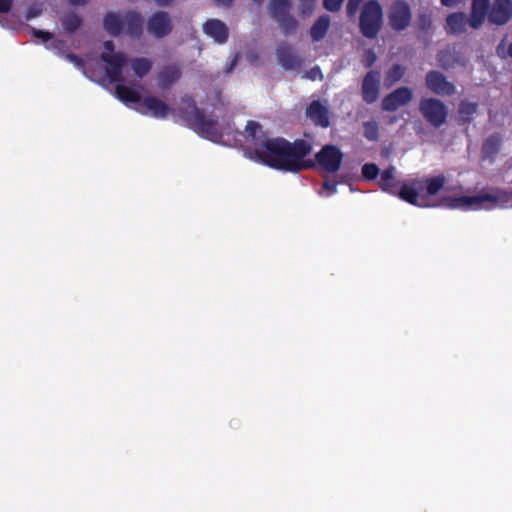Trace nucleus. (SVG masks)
<instances>
[{"label":"nucleus","mask_w":512,"mask_h":512,"mask_svg":"<svg viewBox=\"0 0 512 512\" xmlns=\"http://www.w3.org/2000/svg\"><path fill=\"white\" fill-rule=\"evenodd\" d=\"M291 0H270L268 9L273 19L290 14Z\"/></svg>","instance_id":"obj_31"},{"label":"nucleus","mask_w":512,"mask_h":512,"mask_svg":"<svg viewBox=\"0 0 512 512\" xmlns=\"http://www.w3.org/2000/svg\"><path fill=\"white\" fill-rule=\"evenodd\" d=\"M317 0H301V13L309 15L312 13Z\"/></svg>","instance_id":"obj_44"},{"label":"nucleus","mask_w":512,"mask_h":512,"mask_svg":"<svg viewBox=\"0 0 512 512\" xmlns=\"http://www.w3.org/2000/svg\"><path fill=\"white\" fill-rule=\"evenodd\" d=\"M62 26L68 33H73L82 25V19L76 13H67L61 20Z\"/></svg>","instance_id":"obj_35"},{"label":"nucleus","mask_w":512,"mask_h":512,"mask_svg":"<svg viewBox=\"0 0 512 512\" xmlns=\"http://www.w3.org/2000/svg\"><path fill=\"white\" fill-rule=\"evenodd\" d=\"M425 85L432 93L440 96H452L456 92L453 82L438 70L428 71L425 76Z\"/></svg>","instance_id":"obj_10"},{"label":"nucleus","mask_w":512,"mask_h":512,"mask_svg":"<svg viewBox=\"0 0 512 512\" xmlns=\"http://www.w3.org/2000/svg\"><path fill=\"white\" fill-rule=\"evenodd\" d=\"M478 105L467 100H462L458 107L459 124H469L473 120V115L477 112Z\"/></svg>","instance_id":"obj_30"},{"label":"nucleus","mask_w":512,"mask_h":512,"mask_svg":"<svg viewBox=\"0 0 512 512\" xmlns=\"http://www.w3.org/2000/svg\"><path fill=\"white\" fill-rule=\"evenodd\" d=\"M413 98L412 90L407 86L396 88L387 94L381 102V109L386 112H394L398 108L408 104Z\"/></svg>","instance_id":"obj_11"},{"label":"nucleus","mask_w":512,"mask_h":512,"mask_svg":"<svg viewBox=\"0 0 512 512\" xmlns=\"http://www.w3.org/2000/svg\"><path fill=\"white\" fill-rule=\"evenodd\" d=\"M174 0H155L156 4L161 7L169 6Z\"/></svg>","instance_id":"obj_52"},{"label":"nucleus","mask_w":512,"mask_h":512,"mask_svg":"<svg viewBox=\"0 0 512 512\" xmlns=\"http://www.w3.org/2000/svg\"><path fill=\"white\" fill-rule=\"evenodd\" d=\"M312 152L310 142L297 139L290 142L282 137L271 138L263 143V148L255 150L258 162L285 172L298 173L315 167V162L305 157Z\"/></svg>","instance_id":"obj_1"},{"label":"nucleus","mask_w":512,"mask_h":512,"mask_svg":"<svg viewBox=\"0 0 512 512\" xmlns=\"http://www.w3.org/2000/svg\"><path fill=\"white\" fill-rule=\"evenodd\" d=\"M416 25L420 31H428L432 26V20L430 15L426 12L420 13L417 16Z\"/></svg>","instance_id":"obj_38"},{"label":"nucleus","mask_w":512,"mask_h":512,"mask_svg":"<svg viewBox=\"0 0 512 512\" xmlns=\"http://www.w3.org/2000/svg\"><path fill=\"white\" fill-rule=\"evenodd\" d=\"M508 54L512 58V43L508 47Z\"/></svg>","instance_id":"obj_55"},{"label":"nucleus","mask_w":512,"mask_h":512,"mask_svg":"<svg viewBox=\"0 0 512 512\" xmlns=\"http://www.w3.org/2000/svg\"><path fill=\"white\" fill-rule=\"evenodd\" d=\"M419 112L427 123L434 128H440L448 118L446 104L435 97L423 98L419 102Z\"/></svg>","instance_id":"obj_5"},{"label":"nucleus","mask_w":512,"mask_h":512,"mask_svg":"<svg viewBox=\"0 0 512 512\" xmlns=\"http://www.w3.org/2000/svg\"><path fill=\"white\" fill-rule=\"evenodd\" d=\"M343 159L341 150L331 144L324 145L315 155V160L325 171L334 173L339 170Z\"/></svg>","instance_id":"obj_9"},{"label":"nucleus","mask_w":512,"mask_h":512,"mask_svg":"<svg viewBox=\"0 0 512 512\" xmlns=\"http://www.w3.org/2000/svg\"><path fill=\"white\" fill-rule=\"evenodd\" d=\"M508 193L504 190H497L495 193H480L474 196L446 197L443 201L449 208H479L484 202L497 203L506 200Z\"/></svg>","instance_id":"obj_4"},{"label":"nucleus","mask_w":512,"mask_h":512,"mask_svg":"<svg viewBox=\"0 0 512 512\" xmlns=\"http://www.w3.org/2000/svg\"><path fill=\"white\" fill-rule=\"evenodd\" d=\"M277 60L285 70H296L302 65V58L288 44H283L276 49Z\"/></svg>","instance_id":"obj_16"},{"label":"nucleus","mask_w":512,"mask_h":512,"mask_svg":"<svg viewBox=\"0 0 512 512\" xmlns=\"http://www.w3.org/2000/svg\"><path fill=\"white\" fill-rule=\"evenodd\" d=\"M100 59L106 64L105 73L111 83L124 81L123 67L127 64V57L124 53H102Z\"/></svg>","instance_id":"obj_8"},{"label":"nucleus","mask_w":512,"mask_h":512,"mask_svg":"<svg viewBox=\"0 0 512 512\" xmlns=\"http://www.w3.org/2000/svg\"><path fill=\"white\" fill-rule=\"evenodd\" d=\"M395 167L389 166L381 174L379 179V187L389 194L395 195L398 189V182L395 178Z\"/></svg>","instance_id":"obj_26"},{"label":"nucleus","mask_w":512,"mask_h":512,"mask_svg":"<svg viewBox=\"0 0 512 512\" xmlns=\"http://www.w3.org/2000/svg\"><path fill=\"white\" fill-rule=\"evenodd\" d=\"M363 136L369 141L379 140V125L376 121H366L363 123Z\"/></svg>","instance_id":"obj_36"},{"label":"nucleus","mask_w":512,"mask_h":512,"mask_svg":"<svg viewBox=\"0 0 512 512\" xmlns=\"http://www.w3.org/2000/svg\"><path fill=\"white\" fill-rule=\"evenodd\" d=\"M51 49H53L57 54H63L65 53L67 49L66 42L61 39H53L51 44Z\"/></svg>","instance_id":"obj_40"},{"label":"nucleus","mask_w":512,"mask_h":512,"mask_svg":"<svg viewBox=\"0 0 512 512\" xmlns=\"http://www.w3.org/2000/svg\"><path fill=\"white\" fill-rule=\"evenodd\" d=\"M380 73L369 71L364 76L361 86L362 99L367 104L374 103L379 96Z\"/></svg>","instance_id":"obj_13"},{"label":"nucleus","mask_w":512,"mask_h":512,"mask_svg":"<svg viewBox=\"0 0 512 512\" xmlns=\"http://www.w3.org/2000/svg\"><path fill=\"white\" fill-rule=\"evenodd\" d=\"M502 138L500 134L494 133L490 135L482 145V153L484 157L493 159L500 151Z\"/></svg>","instance_id":"obj_29"},{"label":"nucleus","mask_w":512,"mask_h":512,"mask_svg":"<svg viewBox=\"0 0 512 512\" xmlns=\"http://www.w3.org/2000/svg\"><path fill=\"white\" fill-rule=\"evenodd\" d=\"M323 188L329 192V195L334 194L337 191V183L334 180H325Z\"/></svg>","instance_id":"obj_47"},{"label":"nucleus","mask_w":512,"mask_h":512,"mask_svg":"<svg viewBox=\"0 0 512 512\" xmlns=\"http://www.w3.org/2000/svg\"><path fill=\"white\" fill-rule=\"evenodd\" d=\"M172 22L168 12L157 11L153 13L147 22L148 32L155 38L161 39L172 32Z\"/></svg>","instance_id":"obj_12"},{"label":"nucleus","mask_w":512,"mask_h":512,"mask_svg":"<svg viewBox=\"0 0 512 512\" xmlns=\"http://www.w3.org/2000/svg\"><path fill=\"white\" fill-rule=\"evenodd\" d=\"M376 60V53L372 49H367L363 53L361 62L365 68H370L374 65Z\"/></svg>","instance_id":"obj_39"},{"label":"nucleus","mask_w":512,"mask_h":512,"mask_svg":"<svg viewBox=\"0 0 512 512\" xmlns=\"http://www.w3.org/2000/svg\"><path fill=\"white\" fill-rule=\"evenodd\" d=\"M444 54L443 53H440L438 54V62L440 63V66L443 67V68H446V64L444 63Z\"/></svg>","instance_id":"obj_54"},{"label":"nucleus","mask_w":512,"mask_h":512,"mask_svg":"<svg viewBox=\"0 0 512 512\" xmlns=\"http://www.w3.org/2000/svg\"><path fill=\"white\" fill-rule=\"evenodd\" d=\"M489 0H472L471 13L469 17V26L478 29L484 22L489 13Z\"/></svg>","instance_id":"obj_21"},{"label":"nucleus","mask_w":512,"mask_h":512,"mask_svg":"<svg viewBox=\"0 0 512 512\" xmlns=\"http://www.w3.org/2000/svg\"><path fill=\"white\" fill-rule=\"evenodd\" d=\"M307 76H308L309 79H311L313 81H315L317 79H322V77H323L321 69L318 66H315L311 70H309L307 72Z\"/></svg>","instance_id":"obj_46"},{"label":"nucleus","mask_w":512,"mask_h":512,"mask_svg":"<svg viewBox=\"0 0 512 512\" xmlns=\"http://www.w3.org/2000/svg\"><path fill=\"white\" fill-rule=\"evenodd\" d=\"M124 29L132 38H138L143 32V19L136 11H127L124 14Z\"/></svg>","instance_id":"obj_22"},{"label":"nucleus","mask_w":512,"mask_h":512,"mask_svg":"<svg viewBox=\"0 0 512 512\" xmlns=\"http://www.w3.org/2000/svg\"><path fill=\"white\" fill-rule=\"evenodd\" d=\"M284 35H291L296 32L298 28V21L291 15L287 14L274 19Z\"/></svg>","instance_id":"obj_34"},{"label":"nucleus","mask_w":512,"mask_h":512,"mask_svg":"<svg viewBox=\"0 0 512 512\" xmlns=\"http://www.w3.org/2000/svg\"><path fill=\"white\" fill-rule=\"evenodd\" d=\"M469 25V18L463 12H454L446 18V32L452 35H458L466 31V26Z\"/></svg>","instance_id":"obj_23"},{"label":"nucleus","mask_w":512,"mask_h":512,"mask_svg":"<svg viewBox=\"0 0 512 512\" xmlns=\"http://www.w3.org/2000/svg\"><path fill=\"white\" fill-rule=\"evenodd\" d=\"M13 5V0H0V13H8Z\"/></svg>","instance_id":"obj_48"},{"label":"nucleus","mask_w":512,"mask_h":512,"mask_svg":"<svg viewBox=\"0 0 512 512\" xmlns=\"http://www.w3.org/2000/svg\"><path fill=\"white\" fill-rule=\"evenodd\" d=\"M512 17L511 0H494L488 13L489 22L496 25L506 24Z\"/></svg>","instance_id":"obj_15"},{"label":"nucleus","mask_w":512,"mask_h":512,"mask_svg":"<svg viewBox=\"0 0 512 512\" xmlns=\"http://www.w3.org/2000/svg\"><path fill=\"white\" fill-rule=\"evenodd\" d=\"M246 140L253 146V154L258 148H263V143L271 138L267 137L262 126L253 120L247 122L245 126Z\"/></svg>","instance_id":"obj_19"},{"label":"nucleus","mask_w":512,"mask_h":512,"mask_svg":"<svg viewBox=\"0 0 512 512\" xmlns=\"http://www.w3.org/2000/svg\"><path fill=\"white\" fill-rule=\"evenodd\" d=\"M181 102L183 106L179 108V115L190 129L213 142L222 138L218 120L199 109L191 96L183 97Z\"/></svg>","instance_id":"obj_2"},{"label":"nucleus","mask_w":512,"mask_h":512,"mask_svg":"<svg viewBox=\"0 0 512 512\" xmlns=\"http://www.w3.org/2000/svg\"><path fill=\"white\" fill-rule=\"evenodd\" d=\"M103 26L111 36L117 37L124 31V17L116 12H108L103 19Z\"/></svg>","instance_id":"obj_25"},{"label":"nucleus","mask_w":512,"mask_h":512,"mask_svg":"<svg viewBox=\"0 0 512 512\" xmlns=\"http://www.w3.org/2000/svg\"><path fill=\"white\" fill-rule=\"evenodd\" d=\"M330 27V17L328 15H321L313 23L310 28V37L313 42H319L323 40Z\"/></svg>","instance_id":"obj_27"},{"label":"nucleus","mask_w":512,"mask_h":512,"mask_svg":"<svg viewBox=\"0 0 512 512\" xmlns=\"http://www.w3.org/2000/svg\"><path fill=\"white\" fill-rule=\"evenodd\" d=\"M32 34L34 37L39 38V39L43 40L44 42L52 40V38H53V35L50 32L39 30L36 28H32Z\"/></svg>","instance_id":"obj_45"},{"label":"nucleus","mask_w":512,"mask_h":512,"mask_svg":"<svg viewBox=\"0 0 512 512\" xmlns=\"http://www.w3.org/2000/svg\"><path fill=\"white\" fill-rule=\"evenodd\" d=\"M218 5L230 6L233 0H214Z\"/></svg>","instance_id":"obj_53"},{"label":"nucleus","mask_w":512,"mask_h":512,"mask_svg":"<svg viewBox=\"0 0 512 512\" xmlns=\"http://www.w3.org/2000/svg\"><path fill=\"white\" fill-rule=\"evenodd\" d=\"M130 65L135 75L142 79L152 69L153 63L150 59L144 57H136L130 60Z\"/></svg>","instance_id":"obj_32"},{"label":"nucleus","mask_w":512,"mask_h":512,"mask_svg":"<svg viewBox=\"0 0 512 512\" xmlns=\"http://www.w3.org/2000/svg\"><path fill=\"white\" fill-rule=\"evenodd\" d=\"M64 58L69 62L73 63L79 69H82L84 67V60L74 53L67 52L64 54Z\"/></svg>","instance_id":"obj_41"},{"label":"nucleus","mask_w":512,"mask_h":512,"mask_svg":"<svg viewBox=\"0 0 512 512\" xmlns=\"http://www.w3.org/2000/svg\"><path fill=\"white\" fill-rule=\"evenodd\" d=\"M181 76V71L176 65L164 66L158 73V86L166 89L175 83Z\"/></svg>","instance_id":"obj_24"},{"label":"nucleus","mask_w":512,"mask_h":512,"mask_svg":"<svg viewBox=\"0 0 512 512\" xmlns=\"http://www.w3.org/2000/svg\"><path fill=\"white\" fill-rule=\"evenodd\" d=\"M406 68L400 64H393L391 68L385 73L384 84L386 87H391L400 81L405 75Z\"/></svg>","instance_id":"obj_33"},{"label":"nucleus","mask_w":512,"mask_h":512,"mask_svg":"<svg viewBox=\"0 0 512 512\" xmlns=\"http://www.w3.org/2000/svg\"><path fill=\"white\" fill-rule=\"evenodd\" d=\"M422 182V193L426 198V202L434 203L432 196H435L443 189L446 178L444 175H438L435 177H428L420 179Z\"/></svg>","instance_id":"obj_20"},{"label":"nucleus","mask_w":512,"mask_h":512,"mask_svg":"<svg viewBox=\"0 0 512 512\" xmlns=\"http://www.w3.org/2000/svg\"><path fill=\"white\" fill-rule=\"evenodd\" d=\"M383 25V8L377 0H368L362 6L359 16V29L368 39L377 37Z\"/></svg>","instance_id":"obj_3"},{"label":"nucleus","mask_w":512,"mask_h":512,"mask_svg":"<svg viewBox=\"0 0 512 512\" xmlns=\"http://www.w3.org/2000/svg\"><path fill=\"white\" fill-rule=\"evenodd\" d=\"M103 47L104 49L106 50L105 53H109V54H114V50H115V45L113 43V41L111 40H107L103 43Z\"/></svg>","instance_id":"obj_49"},{"label":"nucleus","mask_w":512,"mask_h":512,"mask_svg":"<svg viewBox=\"0 0 512 512\" xmlns=\"http://www.w3.org/2000/svg\"><path fill=\"white\" fill-rule=\"evenodd\" d=\"M138 111L145 115L150 114L155 118L163 119L168 116L170 107L155 96H147L141 101Z\"/></svg>","instance_id":"obj_14"},{"label":"nucleus","mask_w":512,"mask_h":512,"mask_svg":"<svg viewBox=\"0 0 512 512\" xmlns=\"http://www.w3.org/2000/svg\"><path fill=\"white\" fill-rule=\"evenodd\" d=\"M307 117L321 128L330 126V115L328 108L319 100H313L306 109Z\"/></svg>","instance_id":"obj_17"},{"label":"nucleus","mask_w":512,"mask_h":512,"mask_svg":"<svg viewBox=\"0 0 512 512\" xmlns=\"http://www.w3.org/2000/svg\"><path fill=\"white\" fill-rule=\"evenodd\" d=\"M118 84L115 87L116 97L122 101L123 103H141L140 94L135 91L133 88L122 84V82H117Z\"/></svg>","instance_id":"obj_28"},{"label":"nucleus","mask_w":512,"mask_h":512,"mask_svg":"<svg viewBox=\"0 0 512 512\" xmlns=\"http://www.w3.org/2000/svg\"><path fill=\"white\" fill-rule=\"evenodd\" d=\"M412 12L410 5L404 0H395L388 11V21L392 30L403 31L410 26Z\"/></svg>","instance_id":"obj_7"},{"label":"nucleus","mask_w":512,"mask_h":512,"mask_svg":"<svg viewBox=\"0 0 512 512\" xmlns=\"http://www.w3.org/2000/svg\"><path fill=\"white\" fill-rule=\"evenodd\" d=\"M344 0H323L324 8L331 12H337L340 10Z\"/></svg>","instance_id":"obj_43"},{"label":"nucleus","mask_w":512,"mask_h":512,"mask_svg":"<svg viewBox=\"0 0 512 512\" xmlns=\"http://www.w3.org/2000/svg\"><path fill=\"white\" fill-rule=\"evenodd\" d=\"M362 2L363 0H348L346 6L347 15L349 17H353L357 13Z\"/></svg>","instance_id":"obj_42"},{"label":"nucleus","mask_w":512,"mask_h":512,"mask_svg":"<svg viewBox=\"0 0 512 512\" xmlns=\"http://www.w3.org/2000/svg\"><path fill=\"white\" fill-rule=\"evenodd\" d=\"M263 1H264V0H253V2H254L255 4H257V5L262 4V2H263Z\"/></svg>","instance_id":"obj_56"},{"label":"nucleus","mask_w":512,"mask_h":512,"mask_svg":"<svg viewBox=\"0 0 512 512\" xmlns=\"http://www.w3.org/2000/svg\"><path fill=\"white\" fill-rule=\"evenodd\" d=\"M203 31L218 44H224L229 37L228 27L219 19H208L203 24Z\"/></svg>","instance_id":"obj_18"},{"label":"nucleus","mask_w":512,"mask_h":512,"mask_svg":"<svg viewBox=\"0 0 512 512\" xmlns=\"http://www.w3.org/2000/svg\"><path fill=\"white\" fill-rule=\"evenodd\" d=\"M401 200L421 208L435 207L438 204L426 202L422 193V182L420 179H412L401 185L396 194Z\"/></svg>","instance_id":"obj_6"},{"label":"nucleus","mask_w":512,"mask_h":512,"mask_svg":"<svg viewBox=\"0 0 512 512\" xmlns=\"http://www.w3.org/2000/svg\"><path fill=\"white\" fill-rule=\"evenodd\" d=\"M89 0H68L73 6H82L88 3Z\"/></svg>","instance_id":"obj_51"},{"label":"nucleus","mask_w":512,"mask_h":512,"mask_svg":"<svg viewBox=\"0 0 512 512\" xmlns=\"http://www.w3.org/2000/svg\"><path fill=\"white\" fill-rule=\"evenodd\" d=\"M380 170L374 163H366L362 166V176L366 180H374L379 175Z\"/></svg>","instance_id":"obj_37"},{"label":"nucleus","mask_w":512,"mask_h":512,"mask_svg":"<svg viewBox=\"0 0 512 512\" xmlns=\"http://www.w3.org/2000/svg\"><path fill=\"white\" fill-rule=\"evenodd\" d=\"M462 0H440L441 4L445 7H454L459 4Z\"/></svg>","instance_id":"obj_50"}]
</instances>
